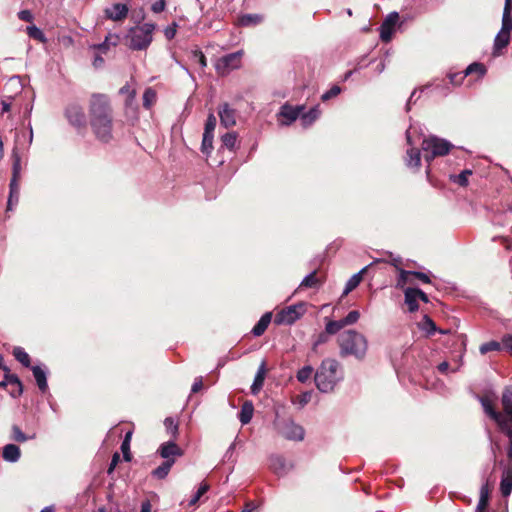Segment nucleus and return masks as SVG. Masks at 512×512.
Returning <instances> with one entry per match:
<instances>
[{
    "label": "nucleus",
    "instance_id": "f8f14e48",
    "mask_svg": "<svg viewBox=\"0 0 512 512\" xmlns=\"http://www.w3.org/2000/svg\"><path fill=\"white\" fill-rule=\"evenodd\" d=\"M304 109L303 106L293 107L289 104H284L281 106L280 111L278 113L279 122L283 126H289L294 121H296Z\"/></svg>",
    "mask_w": 512,
    "mask_h": 512
},
{
    "label": "nucleus",
    "instance_id": "c85d7f7f",
    "mask_svg": "<svg viewBox=\"0 0 512 512\" xmlns=\"http://www.w3.org/2000/svg\"><path fill=\"white\" fill-rule=\"evenodd\" d=\"M367 266L362 268L359 272L352 275L349 280L346 282L344 291L342 296L348 295L351 291H353L361 282L363 273L367 270Z\"/></svg>",
    "mask_w": 512,
    "mask_h": 512
},
{
    "label": "nucleus",
    "instance_id": "e2e57ef3",
    "mask_svg": "<svg viewBox=\"0 0 512 512\" xmlns=\"http://www.w3.org/2000/svg\"><path fill=\"white\" fill-rule=\"evenodd\" d=\"M18 18L22 21L32 22L34 17L30 10H21L18 12Z\"/></svg>",
    "mask_w": 512,
    "mask_h": 512
},
{
    "label": "nucleus",
    "instance_id": "cd10ccee",
    "mask_svg": "<svg viewBox=\"0 0 512 512\" xmlns=\"http://www.w3.org/2000/svg\"><path fill=\"white\" fill-rule=\"evenodd\" d=\"M405 303L408 306L410 312H416L419 309L418 295L416 294L415 288L408 287L404 290Z\"/></svg>",
    "mask_w": 512,
    "mask_h": 512
},
{
    "label": "nucleus",
    "instance_id": "4d7b16f0",
    "mask_svg": "<svg viewBox=\"0 0 512 512\" xmlns=\"http://www.w3.org/2000/svg\"><path fill=\"white\" fill-rule=\"evenodd\" d=\"M265 375H266V363H265V361H262V363L260 364V366L257 370V373L255 375L253 382L260 383L263 385L264 380H265Z\"/></svg>",
    "mask_w": 512,
    "mask_h": 512
},
{
    "label": "nucleus",
    "instance_id": "6ab92c4d",
    "mask_svg": "<svg viewBox=\"0 0 512 512\" xmlns=\"http://www.w3.org/2000/svg\"><path fill=\"white\" fill-rule=\"evenodd\" d=\"M512 221V205L506 204L502 209L497 210L492 218L494 225L505 226Z\"/></svg>",
    "mask_w": 512,
    "mask_h": 512
},
{
    "label": "nucleus",
    "instance_id": "de8ad7c7",
    "mask_svg": "<svg viewBox=\"0 0 512 512\" xmlns=\"http://www.w3.org/2000/svg\"><path fill=\"white\" fill-rule=\"evenodd\" d=\"M164 425H165L167 433L171 434L172 436H176V434L178 432V423L174 418L167 417L164 420Z\"/></svg>",
    "mask_w": 512,
    "mask_h": 512
},
{
    "label": "nucleus",
    "instance_id": "423d86ee",
    "mask_svg": "<svg viewBox=\"0 0 512 512\" xmlns=\"http://www.w3.org/2000/svg\"><path fill=\"white\" fill-rule=\"evenodd\" d=\"M274 427L277 433L286 440L302 441L304 439V428L297 424L291 417H280L277 414L274 420Z\"/></svg>",
    "mask_w": 512,
    "mask_h": 512
},
{
    "label": "nucleus",
    "instance_id": "bf43d9fd",
    "mask_svg": "<svg viewBox=\"0 0 512 512\" xmlns=\"http://www.w3.org/2000/svg\"><path fill=\"white\" fill-rule=\"evenodd\" d=\"M512 0H505L502 21H512Z\"/></svg>",
    "mask_w": 512,
    "mask_h": 512
},
{
    "label": "nucleus",
    "instance_id": "13d9d810",
    "mask_svg": "<svg viewBox=\"0 0 512 512\" xmlns=\"http://www.w3.org/2000/svg\"><path fill=\"white\" fill-rule=\"evenodd\" d=\"M423 329L429 334H433L435 331H437L436 325L434 321L428 317L424 316V323H423Z\"/></svg>",
    "mask_w": 512,
    "mask_h": 512
},
{
    "label": "nucleus",
    "instance_id": "8fccbe9b",
    "mask_svg": "<svg viewBox=\"0 0 512 512\" xmlns=\"http://www.w3.org/2000/svg\"><path fill=\"white\" fill-rule=\"evenodd\" d=\"M360 317V313L357 310L350 311L341 321L343 322L344 326L354 324L358 321Z\"/></svg>",
    "mask_w": 512,
    "mask_h": 512
},
{
    "label": "nucleus",
    "instance_id": "7ed1b4c3",
    "mask_svg": "<svg viewBox=\"0 0 512 512\" xmlns=\"http://www.w3.org/2000/svg\"><path fill=\"white\" fill-rule=\"evenodd\" d=\"M338 344L341 357L353 356L361 361L367 354L368 341L366 337L354 329L343 331L338 336Z\"/></svg>",
    "mask_w": 512,
    "mask_h": 512
},
{
    "label": "nucleus",
    "instance_id": "052dcab7",
    "mask_svg": "<svg viewBox=\"0 0 512 512\" xmlns=\"http://www.w3.org/2000/svg\"><path fill=\"white\" fill-rule=\"evenodd\" d=\"M328 341V334L326 332H322L318 335L317 339L314 341L312 346V351L316 352L319 345L324 344Z\"/></svg>",
    "mask_w": 512,
    "mask_h": 512
},
{
    "label": "nucleus",
    "instance_id": "f704fd0d",
    "mask_svg": "<svg viewBox=\"0 0 512 512\" xmlns=\"http://www.w3.org/2000/svg\"><path fill=\"white\" fill-rule=\"evenodd\" d=\"M13 356L24 367H30V357H29L28 353L22 347H15L13 349Z\"/></svg>",
    "mask_w": 512,
    "mask_h": 512
},
{
    "label": "nucleus",
    "instance_id": "6e6552de",
    "mask_svg": "<svg viewBox=\"0 0 512 512\" xmlns=\"http://www.w3.org/2000/svg\"><path fill=\"white\" fill-rule=\"evenodd\" d=\"M242 55V51H236L222 56L216 63V70L218 73L225 75L231 70L239 68L241 66Z\"/></svg>",
    "mask_w": 512,
    "mask_h": 512
},
{
    "label": "nucleus",
    "instance_id": "0e129e2a",
    "mask_svg": "<svg viewBox=\"0 0 512 512\" xmlns=\"http://www.w3.org/2000/svg\"><path fill=\"white\" fill-rule=\"evenodd\" d=\"M502 345L503 348L506 349L510 354H512V335L507 334L504 335L502 338Z\"/></svg>",
    "mask_w": 512,
    "mask_h": 512
},
{
    "label": "nucleus",
    "instance_id": "3c124183",
    "mask_svg": "<svg viewBox=\"0 0 512 512\" xmlns=\"http://www.w3.org/2000/svg\"><path fill=\"white\" fill-rule=\"evenodd\" d=\"M341 93V88L338 85H333L328 91L322 94V101H328Z\"/></svg>",
    "mask_w": 512,
    "mask_h": 512
},
{
    "label": "nucleus",
    "instance_id": "338daca9",
    "mask_svg": "<svg viewBox=\"0 0 512 512\" xmlns=\"http://www.w3.org/2000/svg\"><path fill=\"white\" fill-rule=\"evenodd\" d=\"M12 100H13V98L11 96H5L1 100L2 113H6V112L10 111Z\"/></svg>",
    "mask_w": 512,
    "mask_h": 512
},
{
    "label": "nucleus",
    "instance_id": "c756f323",
    "mask_svg": "<svg viewBox=\"0 0 512 512\" xmlns=\"http://www.w3.org/2000/svg\"><path fill=\"white\" fill-rule=\"evenodd\" d=\"M405 162L406 165L410 168H419L421 163V154L420 150L414 147H411L406 152Z\"/></svg>",
    "mask_w": 512,
    "mask_h": 512
},
{
    "label": "nucleus",
    "instance_id": "473e14b6",
    "mask_svg": "<svg viewBox=\"0 0 512 512\" xmlns=\"http://www.w3.org/2000/svg\"><path fill=\"white\" fill-rule=\"evenodd\" d=\"M263 21V17L259 14H244L238 18V25L248 27L254 26Z\"/></svg>",
    "mask_w": 512,
    "mask_h": 512
},
{
    "label": "nucleus",
    "instance_id": "f257e3e1",
    "mask_svg": "<svg viewBox=\"0 0 512 512\" xmlns=\"http://www.w3.org/2000/svg\"><path fill=\"white\" fill-rule=\"evenodd\" d=\"M90 124L96 137L107 143L112 138V109L105 94L94 93L89 105Z\"/></svg>",
    "mask_w": 512,
    "mask_h": 512
},
{
    "label": "nucleus",
    "instance_id": "b1692460",
    "mask_svg": "<svg viewBox=\"0 0 512 512\" xmlns=\"http://www.w3.org/2000/svg\"><path fill=\"white\" fill-rule=\"evenodd\" d=\"M272 319V313L266 312L261 316V318L258 320V322L255 324V326L252 329V334L256 337L261 336L267 329L268 325L270 324Z\"/></svg>",
    "mask_w": 512,
    "mask_h": 512
},
{
    "label": "nucleus",
    "instance_id": "e433bc0d",
    "mask_svg": "<svg viewBox=\"0 0 512 512\" xmlns=\"http://www.w3.org/2000/svg\"><path fill=\"white\" fill-rule=\"evenodd\" d=\"M502 347H503L502 342L492 340V341L483 343L480 346L479 351L481 354L484 355V354H487L488 352L500 351L502 349Z\"/></svg>",
    "mask_w": 512,
    "mask_h": 512
},
{
    "label": "nucleus",
    "instance_id": "680f3d73",
    "mask_svg": "<svg viewBox=\"0 0 512 512\" xmlns=\"http://www.w3.org/2000/svg\"><path fill=\"white\" fill-rule=\"evenodd\" d=\"M119 93L122 95H128V100L133 101L136 96V91L131 89L128 84L120 88Z\"/></svg>",
    "mask_w": 512,
    "mask_h": 512
},
{
    "label": "nucleus",
    "instance_id": "ea45409f",
    "mask_svg": "<svg viewBox=\"0 0 512 512\" xmlns=\"http://www.w3.org/2000/svg\"><path fill=\"white\" fill-rule=\"evenodd\" d=\"M344 324L341 320H331L325 326V332L328 335H334L338 333L342 328H344Z\"/></svg>",
    "mask_w": 512,
    "mask_h": 512
},
{
    "label": "nucleus",
    "instance_id": "2eb2a0df",
    "mask_svg": "<svg viewBox=\"0 0 512 512\" xmlns=\"http://www.w3.org/2000/svg\"><path fill=\"white\" fill-rule=\"evenodd\" d=\"M128 6L123 3H115L104 10L106 18L113 21H121L127 17Z\"/></svg>",
    "mask_w": 512,
    "mask_h": 512
},
{
    "label": "nucleus",
    "instance_id": "603ef678",
    "mask_svg": "<svg viewBox=\"0 0 512 512\" xmlns=\"http://www.w3.org/2000/svg\"><path fill=\"white\" fill-rule=\"evenodd\" d=\"M131 434H132L131 432H128L125 435V438H124V440L122 441V444H121V450L123 452L125 460H127V461L130 460L129 450H130Z\"/></svg>",
    "mask_w": 512,
    "mask_h": 512
},
{
    "label": "nucleus",
    "instance_id": "aec40b11",
    "mask_svg": "<svg viewBox=\"0 0 512 512\" xmlns=\"http://www.w3.org/2000/svg\"><path fill=\"white\" fill-rule=\"evenodd\" d=\"M20 175H21V158L16 152H13L12 178L10 180V185H9V187L12 190V196L14 194L18 193V180L20 178Z\"/></svg>",
    "mask_w": 512,
    "mask_h": 512
},
{
    "label": "nucleus",
    "instance_id": "dca6fc26",
    "mask_svg": "<svg viewBox=\"0 0 512 512\" xmlns=\"http://www.w3.org/2000/svg\"><path fill=\"white\" fill-rule=\"evenodd\" d=\"M158 453L165 460L175 459V457L183 455L182 449L174 441L162 443L158 449Z\"/></svg>",
    "mask_w": 512,
    "mask_h": 512
},
{
    "label": "nucleus",
    "instance_id": "6e6d98bb",
    "mask_svg": "<svg viewBox=\"0 0 512 512\" xmlns=\"http://www.w3.org/2000/svg\"><path fill=\"white\" fill-rule=\"evenodd\" d=\"M209 489V486L205 483H202L198 490L196 491V493L194 494V496L191 498L190 500V505H194L196 504L199 499L202 497V495H204Z\"/></svg>",
    "mask_w": 512,
    "mask_h": 512
},
{
    "label": "nucleus",
    "instance_id": "5fc2aeb1",
    "mask_svg": "<svg viewBox=\"0 0 512 512\" xmlns=\"http://www.w3.org/2000/svg\"><path fill=\"white\" fill-rule=\"evenodd\" d=\"M448 78L450 80V83L453 85H460L464 78L466 77L464 74V71L461 72H450L448 73Z\"/></svg>",
    "mask_w": 512,
    "mask_h": 512
},
{
    "label": "nucleus",
    "instance_id": "774afa93",
    "mask_svg": "<svg viewBox=\"0 0 512 512\" xmlns=\"http://www.w3.org/2000/svg\"><path fill=\"white\" fill-rule=\"evenodd\" d=\"M412 276H414L415 278H417L418 280H420L423 283H427L428 284V283L431 282L429 276L426 273H423V272L412 271Z\"/></svg>",
    "mask_w": 512,
    "mask_h": 512
},
{
    "label": "nucleus",
    "instance_id": "7c9ffc66",
    "mask_svg": "<svg viewBox=\"0 0 512 512\" xmlns=\"http://www.w3.org/2000/svg\"><path fill=\"white\" fill-rule=\"evenodd\" d=\"M270 467L278 475H283L288 470L286 460L279 455H274L270 458Z\"/></svg>",
    "mask_w": 512,
    "mask_h": 512
},
{
    "label": "nucleus",
    "instance_id": "20e7f679",
    "mask_svg": "<svg viewBox=\"0 0 512 512\" xmlns=\"http://www.w3.org/2000/svg\"><path fill=\"white\" fill-rule=\"evenodd\" d=\"M155 25L144 23L131 28L127 34L128 46L132 50H145L152 42Z\"/></svg>",
    "mask_w": 512,
    "mask_h": 512
},
{
    "label": "nucleus",
    "instance_id": "c9c22d12",
    "mask_svg": "<svg viewBox=\"0 0 512 512\" xmlns=\"http://www.w3.org/2000/svg\"><path fill=\"white\" fill-rule=\"evenodd\" d=\"M470 175H472V171L469 169H465L458 175H451L450 179L454 183H457L459 186L465 187L468 185V177Z\"/></svg>",
    "mask_w": 512,
    "mask_h": 512
},
{
    "label": "nucleus",
    "instance_id": "412c9836",
    "mask_svg": "<svg viewBox=\"0 0 512 512\" xmlns=\"http://www.w3.org/2000/svg\"><path fill=\"white\" fill-rule=\"evenodd\" d=\"M500 492L503 497H508L512 492V467L505 468L502 473Z\"/></svg>",
    "mask_w": 512,
    "mask_h": 512
},
{
    "label": "nucleus",
    "instance_id": "1a4fd4ad",
    "mask_svg": "<svg viewBox=\"0 0 512 512\" xmlns=\"http://www.w3.org/2000/svg\"><path fill=\"white\" fill-rule=\"evenodd\" d=\"M65 116L68 122L76 128H83L86 126V115L82 106L78 103L68 104L65 109Z\"/></svg>",
    "mask_w": 512,
    "mask_h": 512
},
{
    "label": "nucleus",
    "instance_id": "5701e85b",
    "mask_svg": "<svg viewBox=\"0 0 512 512\" xmlns=\"http://www.w3.org/2000/svg\"><path fill=\"white\" fill-rule=\"evenodd\" d=\"M31 369H32L33 376L36 380L38 388L42 392H45L48 389L47 374H46L45 369L42 368L41 366H33V367H31Z\"/></svg>",
    "mask_w": 512,
    "mask_h": 512
},
{
    "label": "nucleus",
    "instance_id": "864d4df0",
    "mask_svg": "<svg viewBox=\"0 0 512 512\" xmlns=\"http://www.w3.org/2000/svg\"><path fill=\"white\" fill-rule=\"evenodd\" d=\"M216 123V117L212 113L209 114L205 123L204 133L213 134L216 127Z\"/></svg>",
    "mask_w": 512,
    "mask_h": 512
},
{
    "label": "nucleus",
    "instance_id": "69168bd1",
    "mask_svg": "<svg viewBox=\"0 0 512 512\" xmlns=\"http://www.w3.org/2000/svg\"><path fill=\"white\" fill-rule=\"evenodd\" d=\"M165 6H166V2L165 0H158L156 2H154L151 6V10L154 12V13H160L162 11H164L165 9Z\"/></svg>",
    "mask_w": 512,
    "mask_h": 512
},
{
    "label": "nucleus",
    "instance_id": "4c0bfd02",
    "mask_svg": "<svg viewBox=\"0 0 512 512\" xmlns=\"http://www.w3.org/2000/svg\"><path fill=\"white\" fill-rule=\"evenodd\" d=\"M394 266L399 271V276L397 278L396 287L404 288V286L410 281L409 277L412 276V271H407L402 268H399L396 264Z\"/></svg>",
    "mask_w": 512,
    "mask_h": 512
},
{
    "label": "nucleus",
    "instance_id": "4468645a",
    "mask_svg": "<svg viewBox=\"0 0 512 512\" xmlns=\"http://www.w3.org/2000/svg\"><path fill=\"white\" fill-rule=\"evenodd\" d=\"M218 114L222 126L229 128L236 124L237 112L228 103L219 106Z\"/></svg>",
    "mask_w": 512,
    "mask_h": 512
},
{
    "label": "nucleus",
    "instance_id": "2f4dec72",
    "mask_svg": "<svg viewBox=\"0 0 512 512\" xmlns=\"http://www.w3.org/2000/svg\"><path fill=\"white\" fill-rule=\"evenodd\" d=\"M174 463L175 459L165 460L160 466H158L152 471V475L157 479L166 478Z\"/></svg>",
    "mask_w": 512,
    "mask_h": 512
},
{
    "label": "nucleus",
    "instance_id": "72a5a7b5",
    "mask_svg": "<svg viewBox=\"0 0 512 512\" xmlns=\"http://www.w3.org/2000/svg\"><path fill=\"white\" fill-rule=\"evenodd\" d=\"M486 72H487V69L484 66V64L479 63V62H474V63L468 65L466 67V69L464 70V74L466 77L468 75H472V74L476 73L479 78H482L486 74Z\"/></svg>",
    "mask_w": 512,
    "mask_h": 512
},
{
    "label": "nucleus",
    "instance_id": "c03bdc74",
    "mask_svg": "<svg viewBox=\"0 0 512 512\" xmlns=\"http://www.w3.org/2000/svg\"><path fill=\"white\" fill-rule=\"evenodd\" d=\"M214 134L203 133L201 150L203 153L209 154L213 149Z\"/></svg>",
    "mask_w": 512,
    "mask_h": 512
},
{
    "label": "nucleus",
    "instance_id": "a19ab883",
    "mask_svg": "<svg viewBox=\"0 0 512 512\" xmlns=\"http://www.w3.org/2000/svg\"><path fill=\"white\" fill-rule=\"evenodd\" d=\"M318 284V279L316 277V271H312L308 275L304 277V279L300 283V288H314Z\"/></svg>",
    "mask_w": 512,
    "mask_h": 512
},
{
    "label": "nucleus",
    "instance_id": "37998d69",
    "mask_svg": "<svg viewBox=\"0 0 512 512\" xmlns=\"http://www.w3.org/2000/svg\"><path fill=\"white\" fill-rule=\"evenodd\" d=\"M156 101V92L151 88H147L143 94V106L149 109Z\"/></svg>",
    "mask_w": 512,
    "mask_h": 512
},
{
    "label": "nucleus",
    "instance_id": "a18cd8bd",
    "mask_svg": "<svg viewBox=\"0 0 512 512\" xmlns=\"http://www.w3.org/2000/svg\"><path fill=\"white\" fill-rule=\"evenodd\" d=\"M191 60L195 63H198L202 69L207 66L206 57L199 49H195L191 52Z\"/></svg>",
    "mask_w": 512,
    "mask_h": 512
},
{
    "label": "nucleus",
    "instance_id": "0eeeda50",
    "mask_svg": "<svg viewBox=\"0 0 512 512\" xmlns=\"http://www.w3.org/2000/svg\"><path fill=\"white\" fill-rule=\"evenodd\" d=\"M305 311L306 309L304 303L294 304L278 312L274 321L278 325H291L296 322L305 313Z\"/></svg>",
    "mask_w": 512,
    "mask_h": 512
},
{
    "label": "nucleus",
    "instance_id": "58836bf2",
    "mask_svg": "<svg viewBox=\"0 0 512 512\" xmlns=\"http://www.w3.org/2000/svg\"><path fill=\"white\" fill-rule=\"evenodd\" d=\"M223 146L229 150H233L237 143V134L235 132H228L221 138Z\"/></svg>",
    "mask_w": 512,
    "mask_h": 512
},
{
    "label": "nucleus",
    "instance_id": "49530a36",
    "mask_svg": "<svg viewBox=\"0 0 512 512\" xmlns=\"http://www.w3.org/2000/svg\"><path fill=\"white\" fill-rule=\"evenodd\" d=\"M35 437V434H33L32 436L28 437L27 435H25L22 430L17 426V425H14L12 427V438L16 441V442H25L27 441L28 439H33Z\"/></svg>",
    "mask_w": 512,
    "mask_h": 512
},
{
    "label": "nucleus",
    "instance_id": "09e8293b",
    "mask_svg": "<svg viewBox=\"0 0 512 512\" xmlns=\"http://www.w3.org/2000/svg\"><path fill=\"white\" fill-rule=\"evenodd\" d=\"M27 34L29 37L39 40V41H45V35L42 32V30L35 25L28 26L27 27Z\"/></svg>",
    "mask_w": 512,
    "mask_h": 512
},
{
    "label": "nucleus",
    "instance_id": "a878e982",
    "mask_svg": "<svg viewBox=\"0 0 512 512\" xmlns=\"http://www.w3.org/2000/svg\"><path fill=\"white\" fill-rule=\"evenodd\" d=\"M320 116L319 106L312 107L307 113L300 114V122L303 128L311 126Z\"/></svg>",
    "mask_w": 512,
    "mask_h": 512
},
{
    "label": "nucleus",
    "instance_id": "9b49d317",
    "mask_svg": "<svg viewBox=\"0 0 512 512\" xmlns=\"http://www.w3.org/2000/svg\"><path fill=\"white\" fill-rule=\"evenodd\" d=\"M512 31V21H502L500 31L494 39L493 54L499 55V52L506 48L510 42V33Z\"/></svg>",
    "mask_w": 512,
    "mask_h": 512
},
{
    "label": "nucleus",
    "instance_id": "f03ea898",
    "mask_svg": "<svg viewBox=\"0 0 512 512\" xmlns=\"http://www.w3.org/2000/svg\"><path fill=\"white\" fill-rule=\"evenodd\" d=\"M342 379L343 372L340 363L331 358L321 362L314 376L316 387L323 393L332 392Z\"/></svg>",
    "mask_w": 512,
    "mask_h": 512
},
{
    "label": "nucleus",
    "instance_id": "39448f33",
    "mask_svg": "<svg viewBox=\"0 0 512 512\" xmlns=\"http://www.w3.org/2000/svg\"><path fill=\"white\" fill-rule=\"evenodd\" d=\"M421 148L425 161L430 165L434 158L448 154L453 145L446 139L431 135L422 140Z\"/></svg>",
    "mask_w": 512,
    "mask_h": 512
},
{
    "label": "nucleus",
    "instance_id": "f3484780",
    "mask_svg": "<svg viewBox=\"0 0 512 512\" xmlns=\"http://www.w3.org/2000/svg\"><path fill=\"white\" fill-rule=\"evenodd\" d=\"M481 403L485 413L496 422L499 430L501 432L507 430L503 414L501 412L496 411L493 408L492 404L489 402V400L483 398L481 399Z\"/></svg>",
    "mask_w": 512,
    "mask_h": 512
},
{
    "label": "nucleus",
    "instance_id": "9d476101",
    "mask_svg": "<svg viewBox=\"0 0 512 512\" xmlns=\"http://www.w3.org/2000/svg\"><path fill=\"white\" fill-rule=\"evenodd\" d=\"M501 404L503 409L504 422L506 424L508 434L512 433V386L504 388L501 396Z\"/></svg>",
    "mask_w": 512,
    "mask_h": 512
},
{
    "label": "nucleus",
    "instance_id": "bb28decb",
    "mask_svg": "<svg viewBox=\"0 0 512 512\" xmlns=\"http://www.w3.org/2000/svg\"><path fill=\"white\" fill-rule=\"evenodd\" d=\"M253 413H254L253 403L251 401L244 402L243 405L241 406V410L238 415V419L241 422V424L242 425L248 424L253 417Z\"/></svg>",
    "mask_w": 512,
    "mask_h": 512
},
{
    "label": "nucleus",
    "instance_id": "a211bd4d",
    "mask_svg": "<svg viewBox=\"0 0 512 512\" xmlns=\"http://www.w3.org/2000/svg\"><path fill=\"white\" fill-rule=\"evenodd\" d=\"M7 385L15 386V390L11 391L13 398L19 397L23 392V386L19 377L15 374H10L9 370L5 371L4 379L0 381V387H6Z\"/></svg>",
    "mask_w": 512,
    "mask_h": 512
},
{
    "label": "nucleus",
    "instance_id": "4be33fe9",
    "mask_svg": "<svg viewBox=\"0 0 512 512\" xmlns=\"http://www.w3.org/2000/svg\"><path fill=\"white\" fill-rule=\"evenodd\" d=\"M21 456L20 448L15 444H7L3 447L2 457L5 461L15 463Z\"/></svg>",
    "mask_w": 512,
    "mask_h": 512
},
{
    "label": "nucleus",
    "instance_id": "ddd939ff",
    "mask_svg": "<svg viewBox=\"0 0 512 512\" xmlns=\"http://www.w3.org/2000/svg\"><path fill=\"white\" fill-rule=\"evenodd\" d=\"M399 14L397 12H391L387 15L385 20L380 26V39L383 42H389L395 31L396 23L398 22Z\"/></svg>",
    "mask_w": 512,
    "mask_h": 512
},
{
    "label": "nucleus",
    "instance_id": "393cba45",
    "mask_svg": "<svg viewBox=\"0 0 512 512\" xmlns=\"http://www.w3.org/2000/svg\"><path fill=\"white\" fill-rule=\"evenodd\" d=\"M490 487L488 481L483 483L480 487V497L477 504L476 512H485L489 503Z\"/></svg>",
    "mask_w": 512,
    "mask_h": 512
},
{
    "label": "nucleus",
    "instance_id": "79ce46f5",
    "mask_svg": "<svg viewBox=\"0 0 512 512\" xmlns=\"http://www.w3.org/2000/svg\"><path fill=\"white\" fill-rule=\"evenodd\" d=\"M314 369L310 365H306L298 370L296 378L299 382L305 383L308 379H310Z\"/></svg>",
    "mask_w": 512,
    "mask_h": 512
}]
</instances>
